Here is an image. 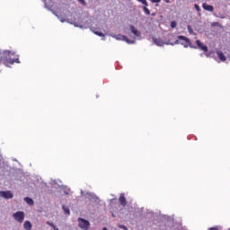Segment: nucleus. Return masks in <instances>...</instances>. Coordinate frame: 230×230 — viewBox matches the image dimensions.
I'll list each match as a JSON object with an SVG mask.
<instances>
[{
  "label": "nucleus",
  "mask_w": 230,
  "mask_h": 230,
  "mask_svg": "<svg viewBox=\"0 0 230 230\" xmlns=\"http://www.w3.org/2000/svg\"><path fill=\"white\" fill-rule=\"evenodd\" d=\"M137 1H138V3H139L141 0H137Z\"/></svg>",
  "instance_id": "49530a36"
},
{
  "label": "nucleus",
  "mask_w": 230,
  "mask_h": 230,
  "mask_svg": "<svg viewBox=\"0 0 230 230\" xmlns=\"http://www.w3.org/2000/svg\"><path fill=\"white\" fill-rule=\"evenodd\" d=\"M48 226H50V227H53L55 225L53 223H49V221L47 222Z\"/></svg>",
  "instance_id": "7c9ffc66"
},
{
  "label": "nucleus",
  "mask_w": 230,
  "mask_h": 230,
  "mask_svg": "<svg viewBox=\"0 0 230 230\" xmlns=\"http://www.w3.org/2000/svg\"><path fill=\"white\" fill-rule=\"evenodd\" d=\"M85 195L90 198L91 202H93V204H100V198H98L96 194L93 192H86Z\"/></svg>",
  "instance_id": "423d86ee"
},
{
  "label": "nucleus",
  "mask_w": 230,
  "mask_h": 230,
  "mask_svg": "<svg viewBox=\"0 0 230 230\" xmlns=\"http://www.w3.org/2000/svg\"><path fill=\"white\" fill-rule=\"evenodd\" d=\"M217 24H218V22H213L212 26H217Z\"/></svg>",
  "instance_id": "e433bc0d"
},
{
  "label": "nucleus",
  "mask_w": 230,
  "mask_h": 230,
  "mask_svg": "<svg viewBox=\"0 0 230 230\" xmlns=\"http://www.w3.org/2000/svg\"><path fill=\"white\" fill-rule=\"evenodd\" d=\"M229 230H230V228H229Z\"/></svg>",
  "instance_id": "de8ad7c7"
},
{
  "label": "nucleus",
  "mask_w": 230,
  "mask_h": 230,
  "mask_svg": "<svg viewBox=\"0 0 230 230\" xmlns=\"http://www.w3.org/2000/svg\"><path fill=\"white\" fill-rule=\"evenodd\" d=\"M200 57H204V54L201 53V54H200Z\"/></svg>",
  "instance_id": "79ce46f5"
},
{
  "label": "nucleus",
  "mask_w": 230,
  "mask_h": 230,
  "mask_svg": "<svg viewBox=\"0 0 230 230\" xmlns=\"http://www.w3.org/2000/svg\"><path fill=\"white\" fill-rule=\"evenodd\" d=\"M208 230H218V227H217V226L210 227V228H208Z\"/></svg>",
  "instance_id": "2f4dec72"
},
{
  "label": "nucleus",
  "mask_w": 230,
  "mask_h": 230,
  "mask_svg": "<svg viewBox=\"0 0 230 230\" xmlns=\"http://www.w3.org/2000/svg\"><path fill=\"white\" fill-rule=\"evenodd\" d=\"M58 182H62V181L58 180Z\"/></svg>",
  "instance_id": "a18cd8bd"
},
{
  "label": "nucleus",
  "mask_w": 230,
  "mask_h": 230,
  "mask_svg": "<svg viewBox=\"0 0 230 230\" xmlns=\"http://www.w3.org/2000/svg\"><path fill=\"white\" fill-rule=\"evenodd\" d=\"M24 202H26V204H28V206H33V204H35V202L33 201V199L30 197H25L23 199Z\"/></svg>",
  "instance_id": "ddd939ff"
},
{
  "label": "nucleus",
  "mask_w": 230,
  "mask_h": 230,
  "mask_svg": "<svg viewBox=\"0 0 230 230\" xmlns=\"http://www.w3.org/2000/svg\"><path fill=\"white\" fill-rule=\"evenodd\" d=\"M31 222L30 221H25L24 224H23V229L25 230H31Z\"/></svg>",
  "instance_id": "2eb2a0df"
},
{
  "label": "nucleus",
  "mask_w": 230,
  "mask_h": 230,
  "mask_svg": "<svg viewBox=\"0 0 230 230\" xmlns=\"http://www.w3.org/2000/svg\"><path fill=\"white\" fill-rule=\"evenodd\" d=\"M220 19H224V16H221Z\"/></svg>",
  "instance_id": "37998d69"
},
{
  "label": "nucleus",
  "mask_w": 230,
  "mask_h": 230,
  "mask_svg": "<svg viewBox=\"0 0 230 230\" xmlns=\"http://www.w3.org/2000/svg\"><path fill=\"white\" fill-rule=\"evenodd\" d=\"M194 8H195V10H197L199 13H200V6H199V4H194Z\"/></svg>",
  "instance_id": "bb28decb"
},
{
  "label": "nucleus",
  "mask_w": 230,
  "mask_h": 230,
  "mask_svg": "<svg viewBox=\"0 0 230 230\" xmlns=\"http://www.w3.org/2000/svg\"><path fill=\"white\" fill-rule=\"evenodd\" d=\"M13 217L14 220H16V222H19V224H22L24 222V212L17 211L13 214Z\"/></svg>",
  "instance_id": "39448f33"
},
{
  "label": "nucleus",
  "mask_w": 230,
  "mask_h": 230,
  "mask_svg": "<svg viewBox=\"0 0 230 230\" xmlns=\"http://www.w3.org/2000/svg\"><path fill=\"white\" fill-rule=\"evenodd\" d=\"M122 40H124V42H127L128 44H136V40H130L128 38H127V36H124Z\"/></svg>",
  "instance_id": "f3484780"
},
{
  "label": "nucleus",
  "mask_w": 230,
  "mask_h": 230,
  "mask_svg": "<svg viewBox=\"0 0 230 230\" xmlns=\"http://www.w3.org/2000/svg\"><path fill=\"white\" fill-rule=\"evenodd\" d=\"M102 230H109V229H107V227H103Z\"/></svg>",
  "instance_id": "ea45409f"
},
{
  "label": "nucleus",
  "mask_w": 230,
  "mask_h": 230,
  "mask_svg": "<svg viewBox=\"0 0 230 230\" xmlns=\"http://www.w3.org/2000/svg\"><path fill=\"white\" fill-rule=\"evenodd\" d=\"M165 3H170V0H164Z\"/></svg>",
  "instance_id": "58836bf2"
},
{
  "label": "nucleus",
  "mask_w": 230,
  "mask_h": 230,
  "mask_svg": "<svg viewBox=\"0 0 230 230\" xmlns=\"http://www.w3.org/2000/svg\"><path fill=\"white\" fill-rule=\"evenodd\" d=\"M64 193H65V195H69V191H67V190H65Z\"/></svg>",
  "instance_id": "f704fd0d"
},
{
  "label": "nucleus",
  "mask_w": 230,
  "mask_h": 230,
  "mask_svg": "<svg viewBox=\"0 0 230 230\" xmlns=\"http://www.w3.org/2000/svg\"><path fill=\"white\" fill-rule=\"evenodd\" d=\"M155 6H159V4H155Z\"/></svg>",
  "instance_id": "c03bdc74"
},
{
  "label": "nucleus",
  "mask_w": 230,
  "mask_h": 230,
  "mask_svg": "<svg viewBox=\"0 0 230 230\" xmlns=\"http://www.w3.org/2000/svg\"><path fill=\"white\" fill-rule=\"evenodd\" d=\"M190 48L192 49H199V51H203V53H208L209 51V49H208V46L204 44L200 40H196V46L190 45Z\"/></svg>",
  "instance_id": "7ed1b4c3"
},
{
  "label": "nucleus",
  "mask_w": 230,
  "mask_h": 230,
  "mask_svg": "<svg viewBox=\"0 0 230 230\" xmlns=\"http://www.w3.org/2000/svg\"><path fill=\"white\" fill-rule=\"evenodd\" d=\"M138 3H141L144 6H148V2H146V0H140Z\"/></svg>",
  "instance_id": "393cba45"
},
{
  "label": "nucleus",
  "mask_w": 230,
  "mask_h": 230,
  "mask_svg": "<svg viewBox=\"0 0 230 230\" xmlns=\"http://www.w3.org/2000/svg\"><path fill=\"white\" fill-rule=\"evenodd\" d=\"M177 39L178 40L172 43V46H175V44H181V46H183V48H190V46H193L190 39L185 36H178Z\"/></svg>",
  "instance_id": "f03ea898"
},
{
  "label": "nucleus",
  "mask_w": 230,
  "mask_h": 230,
  "mask_svg": "<svg viewBox=\"0 0 230 230\" xmlns=\"http://www.w3.org/2000/svg\"><path fill=\"white\" fill-rule=\"evenodd\" d=\"M13 55H15V52L0 49V64H4V66H8V64H21L19 56L13 58L12 57H13Z\"/></svg>",
  "instance_id": "f257e3e1"
},
{
  "label": "nucleus",
  "mask_w": 230,
  "mask_h": 230,
  "mask_svg": "<svg viewBox=\"0 0 230 230\" xmlns=\"http://www.w3.org/2000/svg\"><path fill=\"white\" fill-rule=\"evenodd\" d=\"M217 55L219 60H221V62H226V60H227V58H226V55H224V52L217 50Z\"/></svg>",
  "instance_id": "9b49d317"
},
{
  "label": "nucleus",
  "mask_w": 230,
  "mask_h": 230,
  "mask_svg": "<svg viewBox=\"0 0 230 230\" xmlns=\"http://www.w3.org/2000/svg\"><path fill=\"white\" fill-rule=\"evenodd\" d=\"M101 37H102V40H105V36H101Z\"/></svg>",
  "instance_id": "4c0bfd02"
},
{
  "label": "nucleus",
  "mask_w": 230,
  "mask_h": 230,
  "mask_svg": "<svg viewBox=\"0 0 230 230\" xmlns=\"http://www.w3.org/2000/svg\"><path fill=\"white\" fill-rule=\"evenodd\" d=\"M71 24H74V26L75 27V28H81V30H84V25H82V24H80V23H78V22H71Z\"/></svg>",
  "instance_id": "4be33fe9"
},
{
  "label": "nucleus",
  "mask_w": 230,
  "mask_h": 230,
  "mask_svg": "<svg viewBox=\"0 0 230 230\" xmlns=\"http://www.w3.org/2000/svg\"><path fill=\"white\" fill-rule=\"evenodd\" d=\"M143 10L146 15H150V10L146 7V5L144 6Z\"/></svg>",
  "instance_id": "5701e85b"
},
{
  "label": "nucleus",
  "mask_w": 230,
  "mask_h": 230,
  "mask_svg": "<svg viewBox=\"0 0 230 230\" xmlns=\"http://www.w3.org/2000/svg\"><path fill=\"white\" fill-rule=\"evenodd\" d=\"M91 31L94 33V35H97L98 37H105V34H103L102 31H94V27H92Z\"/></svg>",
  "instance_id": "4468645a"
},
{
  "label": "nucleus",
  "mask_w": 230,
  "mask_h": 230,
  "mask_svg": "<svg viewBox=\"0 0 230 230\" xmlns=\"http://www.w3.org/2000/svg\"><path fill=\"white\" fill-rule=\"evenodd\" d=\"M151 3H161V0H151Z\"/></svg>",
  "instance_id": "473e14b6"
},
{
  "label": "nucleus",
  "mask_w": 230,
  "mask_h": 230,
  "mask_svg": "<svg viewBox=\"0 0 230 230\" xmlns=\"http://www.w3.org/2000/svg\"><path fill=\"white\" fill-rule=\"evenodd\" d=\"M171 28H177V22L172 21V22H171Z\"/></svg>",
  "instance_id": "a878e982"
},
{
  "label": "nucleus",
  "mask_w": 230,
  "mask_h": 230,
  "mask_svg": "<svg viewBox=\"0 0 230 230\" xmlns=\"http://www.w3.org/2000/svg\"><path fill=\"white\" fill-rule=\"evenodd\" d=\"M79 3H81V4H83V6H85L87 4V3H85V0H77Z\"/></svg>",
  "instance_id": "c85d7f7f"
},
{
  "label": "nucleus",
  "mask_w": 230,
  "mask_h": 230,
  "mask_svg": "<svg viewBox=\"0 0 230 230\" xmlns=\"http://www.w3.org/2000/svg\"><path fill=\"white\" fill-rule=\"evenodd\" d=\"M202 8L207 12H213L215 10V7H213V5L208 4L206 3L202 4Z\"/></svg>",
  "instance_id": "9d476101"
},
{
  "label": "nucleus",
  "mask_w": 230,
  "mask_h": 230,
  "mask_svg": "<svg viewBox=\"0 0 230 230\" xmlns=\"http://www.w3.org/2000/svg\"><path fill=\"white\" fill-rule=\"evenodd\" d=\"M91 226V223L87 221L86 219H84L82 217L78 218V226L83 230H89V227Z\"/></svg>",
  "instance_id": "20e7f679"
},
{
  "label": "nucleus",
  "mask_w": 230,
  "mask_h": 230,
  "mask_svg": "<svg viewBox=\"0 0 230 230\" xmlns=\"http://www.w3.org/2000/svg\"><path fill=\"white\" fill-rule=\"evenodd\" d=\"M129 30H130L131 33H133V35H135L137 37V39H139V37H141V31H139L137 29H136V27H134V25H130Z\"/></svg>",
  "instance_id": "6e6552de"
},
{
  "label": "nucleus",
  "mask_w": 230,
  "mask_h": 230,
  "mask_svg": "<svg viewBox=\"0 0 230 230\" xmlns=\"http://www.w3.org/2000/svg\"><path fill=\"white\" fill-rule=\"evenodd\" d=\"M164 44H166L167 46H169V45H171V46H172V44H173V42H172V43H171L170 41H167V42H165Z\"/></svg>",
  "instance_id": "72a5a7b5"
},
{
  "label": "nucleus",
  "mask_w": 230,
  "mask_h": 230,
  "mask_svg": "<svg viewBox=\"0 0 230 230\" xmlns=\"http://www.w3.org/2000/svg\"><path fill=\"white\" fill-rule=\"evenodd\" d=\"M81 195H84V190H81Z\"/></svg>",
  "instance_id": "a19ab883"
},
{
  "label": "nucleus",
  "mask_w": 230,
  "mask_h": 230,
  "mask_svg": "<svg viewBox=\"0 0 230 230\" xmlns=\"http://www.w3.org/2000/svg\"><path fill=\"white\" fill-rule=\"evenodd\" d=\"M50 184L53 186V185H55V184H57L58 186H59V188H66V186H64V185H59L58 184V181H57V180H51L50 181Z\"/></svg>",
  "instance_id": "aec40b11"
},
{
  "label": "nucleus",
  "mask_w": 230,
  "mask_h": 230,
  "mask_svg": "<svg viewBox=\"0 0 230 230\" xmlns=\"http://www.w3.org/2000/svg\"><path fill=\"white\" fill-rule=\"evenodd\" d=\"M152 40L154 42V44H155L156 46H164V43L163 42V40L161 39H156V38H152Z\"/></svg>",
  "instance_id": "f8f14e48"
},
{
  "label": "nucleus",
  "mask_w": 230,
  "mask_h": 230,
  "mask_svg": "<svg viewBox=\"0 0 230 230\" xmlns=\"http://www.w3.org/2000/svg\"><path fill=\"white\" fill-rule=\"evenodd\" d=\"M204 53L207 58H209V57H211V52H204Z\"/></svg>",
  "instance_id": "c756f323"
},
{
  "label": "nucleus",
  "mask_w": 230,
  "mask_h": 230,
  "mask_svg": "<svg viewBox=\"0 0 230 230\" xmlns=\"http://www.w3.org/2000/svg\"><path fill=\"white\" fill-rule=\"evenodd\" d=\"M187 30H188L189 33H190V35H193V29H191L190 25L187 26Z\"/></svg>",
  "instance_id": "b1692460"
},
{
  "label": "nucleus",
  "mask_w": 230,
  "mask_h": 230,
  "mask_svg": "<svg viewBox=\"0 0 230 230\" xmlns=\"http://www.w3.org/2000/svg\"><path fill=\"white\" fill-rule=\"evenodd\" d=\"M54 14H55L56 17H58V19H59L60 22H66V20L64 19V16L58 15L55 13H54Z\"/></svg>",
  "instance_id": "412c9836"
},
{
  "label": "nucleus",
  "mask_w": 230,
  "mask_h": 230,
  "mask_svg": "<svg viewBox=\"0 0 230 230\" xmlns=\"http://www.w3.org/2000/svg\"><path fill=\"white\" fill-rule=\"evenodd\" d=\"M62 209L66 215H71V211L69 210V208L66 207V205L62 206Z\"/></svg>",
  "instance_id": "a211bd4d"
},
{
  "label": "nucleus",
  "mask_w": 230,
  "mask_h": 230,
  "mask_svg": "<svg viewBox=\"0 0 230 230\" xmlns=\"http://www.w3.org/2000/svg\"><path fill=\"white\" fill-rule=\"evenodd\" d=\"M164 218L165 220H167V222H168L169 224L173 225V217H169V216H164Z\"/></svg>",
  "instance_id": "6ab92c4d"
},
{
  "label": "nucleus",
  "mask_w": 230,
  "mask_h": 230,
  "mask_svg": "<svg viewBox=\"0 0 230 230\" xmlns=\"http://www.w3.org/2000/svg\"><path fill=\"white\" fill-rule=\"evenodd\" d=\"M119 202L120 204V206H122L123 208H125V206H127V199L125 198V194L121 193L119 198Z\"/></svg>",
  "instance_id": "1a4fd4ad"
},
{
  "label": "nucleus",
  "mask_w": 230,
  "mask_h": 230,
  "mask_svg": "<svg viewBox=\"0 0 230 230\" xmlns=\"http://www.w3.org/2000/svg\"><path fill=\"white\" fill-rule=\"evenodd\" d=\"M110 37H112L113 39H116V40H123V37H125V35H121V34H118V35L110 34Z\"/></svg>",
  "instance_id": "dca6fc26"
},
{
  "label": "nucleus",
  "mask_w": 230,
  "mask_h": 230,
  "mask_svg": "<svg viewBox=\"0 0 230 230\" xmlns=\"http://www.w3.org/2000/svg\"><path fill=\"white\" fill-rule=\"evenodd\" d=\"M52 228H53L54 230H58V227H57V226H54Z\"/></svg>",
  "instance_id": "c9c22d12"
},
{
  "label": "nucleus",
  "mask_w": 230,
  "mask_h": 230,
  "mask_svg": "<svg viewBox=\"0 0 230 230\" xmlns=\"http://www.w3.org/2000/svg\"><path fill=\"white\" fill-rule=\"evenodd\" d=\"M0 197L5 199H13V193L10 190H2L0 191Z\"/></svg>",
  "instance_id": "0eeeda50"
},
{
  "label": "nucleus",
  "mask_w": 230,
  "mask_h": 230,
  "mask_svg": "<svg viewBox=\"0 0 230 230\" xmlns=\"http://www.w3.org/2000/svg\"><path fill=\"white\" fill-rule=\"evenodd\" d=\"M119 229L128 230V228L125 226V225H119Z\"/></svg>",
  "instance_id": "cd10ccee"
}]
</instances>
